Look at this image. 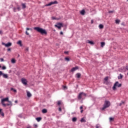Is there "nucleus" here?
Returning <instances> with one entry per match:
<instances>
[{"label": "nucleus", "instance_id": "nucleus-1", "mask_svg": "<svg viewBox=\"0 0 128 128\" xmlns=\"http://www.w3.org/2000/svg\"><path fill=\"white\" fill-rule=\"evenodd\" d=\"M34 30H36L38 32L41 34H47L48 32L44 29H42V28L40 27H34Z\"/></svg>", "mask_w": 128, "mask_h": 128}, {"label": "nucleus", "instance_id": "nucleus-2", "mask_svg": "<svg viewBox=\"0 0 128 128\" xmlns=\"http://www.w3.org/2000/svg\"><path fill=\"white\" fill-rule=\"evenodd\" d=\"M110 106V101L105 100L104 106L102 108V110H106V108H109Z\"/></svg>", "mask_w": 128, "mask_h": 128}, {"label": "nucleus", "instance_id": "nucleus-3", "mask_svg": "<svg viewBox=\"0 0 128 128\" xmlns=\"http://www.w3.org/2000/svg\"><path fill=\"white\" fill-rule=\"evenodd\" d=\"M116 86H118V88H121L122 84H119L118 82H116L112 87L113 90H116Z\"/></svg>", "mask_w": 128, "mask_h": 128}, {"label": "nucleus", "instance_id": "nucleus-4", "mask_svg": "<svg viewBox=\"0 0 128 128\" xmlns=\"http://www.w3.org/2000/svg\"><path fill=\"white\" fill-rule=\"evenodd\" d=\"M86 98V94L84 92H80L78 96V100H82V98Z\"/></svg>", "mask_w": 128, "mask_h": 128}, {"label": "nucleus", "instance_id": "nucleus-5", "mask_svg": "<svg viewBox=\"0 0 128 128\" xmlns=\"http://www.w3.org/2000/svg\"><path fill=\"white\" fill-rule=\"evenodd\" d=\"M10 100H8V98H2L1 100V104L3 106H4L6 108V104L4 103V102H8Z\"/></svg>", "mask_w": 128, "mask_h": 128}, {"label": "nucleus", "instance_id": "nucleus-6", "mask_svg": "<svg viewBox=\"0 0 128 128\" xmlns=\"http://www.w3.org/2000/svg\"><path fill=\"white\" fill-rule=\"evenodd\" d=\"M2 46H4L6 48H10V46H12V42H9L7 44H6L4 42H2Z\"/></svg>", "mask_w": 128, "mask_h": 128}, {"label": "nucleus", "instance_id": "nucleus-7", "mask_svg": "<svg viewBox=\"0 0 128 128\" xmlns=\"http://www.w3.org/2000/svg\"><path fill=\"white\" fill-rule=\"evenodd\" d=\"M58 4L57 1L51 2L50 3L47 4L46 6H52V4Z\"/></svg>", "mask_w": 128, "mask_h": 128}, {"label": "nucleus", "instance_id": "nucleus-8", "mask_svg": "<svg viewBox=\"0 0 128 128\" xmlns=\"http://www.w3.org/2000/svg\"><path fill=\"white\" fill-rule=\"evenodd\" d=\"M22 82L23 84H24L25 86H26L28 84V81H26V80L22 78Z\"/></svg>", "mask_w": 128, "mask_h": 128}, {"label": "nucleus", "instance_id": "nucleus-9", "mask_svg": "<svg viewBox=\"0 0 128 128\" xmlns=\"http://www.w3.org/2000/svg\"><path fill=\"white\" fill-rule=\"evenodd\" d=\"M56 28H58L59 30H60L62 26H63L62 23H58V24L55 25Z\"/></svg>", "mask_w": 128, "mask_h": 128}, {"label": "nucleus", "instance_id": "nucleus-10", "mask_svg": "<svg viewBox=\"0 0 128 128\" xmlns=\"http://www.w3.org/2000/svg\"><path fill=\"white\" fill-rule=\"evenodd\" d=\"M77 70H78V66H76V67H74L72 68L71 72H76Z\"/></svg>", "mask_w": 128, "mask_h": 128}, {"label": "nucleus", "instance_id": "nucleus-11", "mask_svg": "<svg viewBox=\"0 0 128 128\" xmlns=\"http://www.w3.org/2000/svg\"><path fill=\"white\" fill-rule=\"evenodd\" d=\"M8 104H6V106H12V102L10 101H8Z\"/></svg>", "mask_w": 128, "mask_h": 128}, {"label": "nucleus", "instance_id": "nucleus-12", "mask_svg": "<svg viewBox=\"0 0 128 128\" xmlns=\"http://www.w3.org/2000/svg\"><path fill=\"white\" fill-rule=\"evenodd\" d=\"M0 114L2 116H4V114L2 112V109L0 108Z\"/></svg>", "mask_w": 128, "mask_h": 128}, {"label": "nucleus", "instance_id": "nucleus-13", "mask_svg": "<svg viewBox=\"0 0 128 128\" xmlns=\"http://www.w3.org/2000/svg\"><path fill=\"white\" fill-rule=\"evenodd\" d=\"M26 94L28 98H30L32 96V94L30 92L26 91Z\"/></svg>", "mask_w": 128, "mask_h": 128}, {"label": "nucleus", "instance_id": "nucleus-14", "mask_svg": "<svg viewBox=\"0 0 128 128\" xmlns=\"http://www.w3.org/2000/svg\"><path fill=\"white\" fill-rule=\"evenodd\" d=\"M17 44L20 46H22V40H19L17 42Z\"/></svg>", "mask_w": 128, "mask_h": 128}, {"label": "nucleus", "instance_id": "nucleus-15", "mask_svg": "<svg viewBox=\"0 0 128 128\" xmlns=\"http://www.w3.org/2000/svg\"><path fill=\"white\" fill-rule=\"evenodd\" d=\"M2 76H3V78H8V74H3Z\"/></svg>", "mask_w": 128, "mask_h": 128}, {"label": "nucleus", "instance_id": "nucleus-16", "mask_svg": "<svg viewBox=\"0 0 128 128\" xmlns=\"http://www.w3.org/2000/svg\"><path fill=\"white\" fill-rule=\"evenodd\" d=\"M86 13V11L84 10H82L80 11V14H82V16H84V14Z\"/></svg>", "mask_w": 128, "mask_h": 128}, {"label": "nucleus", "instance_id": "nucleus-17", "mask_svg": "<svg viewBox=\"0 0 128 128\" xmlns=\"http://www.w3.org/2000/svg\"><path fill=\"white\" fill-rule=\"evenodd\" d=\"M42 114H46L48 112V110L44 108L42 110Z\"/></svg>", "mask_w": 128, "mask_h": 128}, {"label": "nucleus", "instance_id": "nucleus-18", "mask_svg": "<svg viewBox=\"0 0 128 128\" xmlns=\"http://www.w3.org/2000/svg\"><path fill=\"white\" fill-rule=\"evenodd\" d=\"M76 120H78V118H76V117H74V118H72V121L74 122H76Z\"/></svg>", "mask_w": 128, "mask_h": 128}, {"label": "nucleus", "instance_id": "nucleus-19", "mask_svg": "<svg viewBox=\"0 0 128 128\" xmlns=\"http://www.w3.org/2000/svg\"><path fill=\"white\" fill-rule=\"evenodd\" d=\"M80 76H82V74H80V73H77L76 74V76L78 78H80Z\"/></svg>", "mask_w": 128, "mask_h": 128}, {"label": "nucleus", "instance_id": "nucleus-20", "mask_svg": "<svg viewBox=\"0 0 128 128\" xmlns=\"http://www.w3.org/2000/svg\"><path fill=\"white\" fill-rule=\"evenodd\" d=\"M37 122H40L42 120V117H38L36 118Z\"/></svg>", "mask_w": 128, "mask_h": 128}, {"label": "nucleus", "instance_id": "nucleus-21", "mask_svg": "<svg viewBox=\"0 0 128 128\" xmlns=\"http://www.w3.org/2000/svg\"><path fill=\"white\" fill-rule=\"evenodd\" d=\"M80 122H86V120H84V118H82L80 120Z\"/></svg>", "mask_w": 128, "mask_h": 128}, {"label": "nucleus", "instance_id": "nucleus-22", "mask_svg": "<svg viewBox=\"0 0 128 128\" xmlns=\"http://www.w3.org/2000/svg\"><path fill=\"white\" fill-rule=\"evenodd\" d=\"M98 26L100 30H102V28H104V25L102 24H100Z\"/></svg>", "mask_w": 128, "mask_h": 128}, {"label": "nucleus", "instance_id": "nucleus-23", "mask_svg": "<svg viewBox=\"0 0 128 128\" xmlns=\"http://www.w3.org/2000/svg\"><path fill=\"white\" fill-rule=\"evenodd\" d=\"M88 44H94V42L92 41L88 40Z\"/></svg>", "mask_w": 128, "mask_h": 128}, {"label": "nucleus", "instance_id": "nucleus-24", "mask_svg": "<svg viewBox=\"0 0 128 128\" xmlns=\"http://www.w3.org/2000/svg\"><path fill=\"white\" fill-rule=\"evenodd\" d=\"M123 76H124L122 74H120V76H118V80H122V78Z\"/></svg>", "mask_w": 128, "mask_h": 128}, {"label": "nucleus", "instance_id": "nucleus-25", "mask_svg": "<svg viewBox=\"0 0 128 128\" xmlns=\"http://www.w3.org/2000/svg\"><path fill=\"white\" fill-rule=\"evenodd\" d=\"M22 8H23V9H24V8H26V4H22Z\"/></svg>", "mask_w": 128, "mask_h": 128}, {"label": "nucleus", "instance_id": "nucleus-26", "mask_svg": "<svg viewBox=\"0 0 128 128\" xmlns=\"http://www.w3.org/2000/svg\"><path fill=\"white\" fill-rule=\"evenodd\" d=\"M16 59L14 58H12V60H11V62L12 64H16Z\"/></svg>", "mask_w": 128, "mask_h": 128}, {"label": "nucleus", "instance_id": "nucleus-27", "mask_svg": "<svg viewBox=\"0 0 128 128\" xmlns=\"http://www.w3.org/2000/svg\"><path fill=\"white\" fill-rule=\"evenodd\" d=\"M101 47L104 48V46L106 45V43L104 42H101Z\"/></svg>", "mask_w": 128, "mask_h": 128}, {"label": "nucleus", "instance_id": "nucleus-28", "mask_svg": "<svg viewBox=\"0 0 128 128\" xmlns=\"http://www.w3.org/2000/svg\"><path fill=\"white\" fill-rule=\"evenodd\" d=\"M10 90H12L14 92H16V90H15L14 88H11Z\"/></svg>", "mask_w": 128, "mask_h": 128}, {"label": "nucleus", "instance_id": "nucleus-29", "mask_svg": "<svg viewBox=\"0 0 128 128\" xmlns=\"http://www.w3.org/2000/svg\"><path fill=\"white\" fill-rule=\"evenodd\" d=\"M116 24H120V20H116Z\"/></svg>", "mask_w": 128, "mask_h": 128}, {"label": "nucleus", "instance_id": "nucleus-30", "mask_svg": "<svg viewBox=\"0 0 128 128\" xmlns=\"http://www.w3.org/2000/svg\"><path fill=\"white\" fill-rule=\"evenodd\" d=\"M124 104V102L122 101V102L120 104L119 106H122V104Z\"/></svg>", "mask_w": 128, "mask_h": 128}, {"label": "nucleus", "instance_id": "nucleus-31", "mask_svg": "<svg viewBox=\"0 0 128 128\" xmlns=\"http://www.w3.org/2000/svg\"><path fill=\"white\" fill-rule=\"evenodd\" d=\"M112 12H114V10H110L108 11L109 14H112Z\"/></svg>", "mask_w": 128, "mask_h": 128}, {"label": "nucleus", "instance_id": "nucleus-32", "mask_svg": "<svg viewBox=\"0 0 128 128\" xmlns=\"http://www.w3.org/2000/svg\"><path fill=\"white\" fill-rule=\"evenodd\" d=\"M60 104H62V101L59 100L58 102V105L60 106Z\"/></svg>", "mask_w": 128, "mask_h": 128}, {"label": "nucleus", "instance_id": "nucleus-33", "mask_svg": "<svg viewBox=\"0 0 128 128\" xmlns=\"http://www.w3.org/2000/svg\"><path fill=\"white\" fill-rule=\"evenodd\" d=\"M65 60L67 62H70V58H65Z\"/></svg>", "mask_w": 128, "mask_h": 128}, {"label": "nucleus", "instance_id": "nucleus-34", "mask_svg": "<svg viewBox=\"0 0 128 128\" xmlns=\"http://www.w3.org/2000/svg\"><path fill=\"white\" fill-rule=\"evenodd\" d=\"M13 10H14V12H16V8H13Z\"/></svg>", "mask_w": 128, "mask_h": 128}, {"label": "nucleus", "instance_id": "nucleus-35", "mask_svg": "<svg viewBox=\"0 0 128 128\" xmlns=\"http://www.w3.org/2000/svg\"><path fill=\"white\" fill-rule=\"evenodd\" d=\"M2 70H6V67L5 66H3L2 67Z\"/></svg>", "mask_w": 128, "mask_h": 128}, {"label": "nucleus", "instance_id": "nucleus-36", "mask_svg": "<svg viewBox=\"0 0 128 128\" xmlns=\"http://www.w3.org/2000/svg\"><path fill=\"white\" fill-rule=\"evenodd\" d=\"M104 80H106H106H108V77L106 76L104 78Z\"/></svg>", "mask_w": 128, "mask_h": 128}, {"label": "nucleus", "instance_id": "nucleus-37", "mask_svg": "<svg viewBox=\"0 0 128 128\" xmlns=\"http://www.w3.org/2000/svg\"><path fill=\"white\" fill-rule=\"evenodd\" d=\"M17 10H18V12H20V7L18 6L17 7Z\"/></svg>", "mask_w": 128, "mask_h": 128}, {"label": "nucleus", "instance_id": "nucleus-38", "mask_svg": "<svg viewBox=\"0 0 128 128\" xmlns=\"http://www.w3.org/2000/svg\"><path fill=\"white\" fill-rule=\"evenodd\" d=\"M100 128V124H98L96 125V128Z\"/></svg>", "mask_w": 128, "mask_h": 128}, {"label": "nucleus", "instance_id": "nucleus-39", "mask_svg": "<svg viewBox=\"0 0 128 128\" xmlns=\"http://www.w3.org/2000/svg\"><path fill=\"white\" fill-rule=\"evenodd\" d=\"M0 62H4V58H0Z\"/></svg>", "mask_w": 128, "mask_h": 128}, {"label": "nucleus", "instance_id": "nucleus-40", "mask_svg": "<svg viewBox=\"0 0 128 128\" xmlns=\"http://www.w3.org/2000/svg\"><path fill=\"white\" fill-rule=\"evenodd\" d=\"M112 120H114V118H110V121L112 122Z\"/></svg>", "mask_w": 128, "mask_h": 128}, {"label": "nucleus", "instance_id": "nucleus-41", "mask_svg": "<svg viewBox=\"0 0 128 128\" xmlns=\"http://www.w3.org/2000/svg\"><path fill=\"white\" fill-rule=\"evenodd\" d=\"M26 36H30V34L28 32V31L26 32Z\"/></svg>", "mask_w": 128, "mask_h": 128}, {"label": "nucleus", "instance_id": "nucleus-42", "mask_svg": "<svg viewBox=\"0 0 128 128\" xmlns=\"http://www.w3.org/2000/svg\"><path fill=\"white\" fill-rule=\"evenodd\" d=\"M2 74H4V73L2 71H0V76H2Z\"/></svg>", "mask_w": 128, "mask_h": 128}, {"label": "nucleus", "instance_id": "nucleus-43", "mask_svg": "<svg viewBox=\"0 0 128 128\" xmlns=\"http://www.w3.org/2000/svg\"><path fill=\"white\" fill-rule=\"evenodd\" d=\"M25 51H26V52H28V48H26L25 49Z\"/></svg>", "mask_w": 128, "mask_h": 128}, {"label": "nucleus", "instance_id": "nucleus-44", "mask_svg": "<svg viewBox=\"0 0 128 128\" xmlns=\"http://www.w3.org/2000/svg\"><path fill=\"white\" fill-rule=\"evenodd\" d=\"M52 20H56V18L55 17H52Z\"/></svg>", "mask_w": 128, "mask_h": 128}, {"label": "nucleus", "instance_id": "nucleus-45", "mask_svg": "<svg viewBox=\"0 0 128 128\" xmlns=\"http://www.w3.org/2000/svg\"><path fill=\"white\" fill-rule=\"evenodd\" d=\"M11 50L12 49L10 48H9L7 50L8 52H10Z\"/></svg>", "mask_w": 128, "mask_h": 128}, {"label": "nucleus", "instance_id": "nucleus-46", "mask_svg": "<svg viewBox=\"0 0 128 128\" xmlns=\"http://www.w3.org/2000/svg\"><path fill=\"white\" fill-rule=\"evenodd\" d=\"M58 110L59 112H62V108L60 107L58 108Z\"/></svg>", "mask_w": 128, "mask_h": 128}, {"label": "nucleus", "instance_id": "nucleus-47", "mask_svg": "<svg viewBox=\"0 0 128 128\" xmlns=\"http://www.w3.org/2000/svg\"><path fill=\"white\" fill-rule=\"evenodd\" d=\"M34 128H38V125L37 124H34Z\"/></svg>", "mask_w": 128, "mask_h": 128}, {"label": "nucleus", "instance_id": "nucleus-48", "mask_svg": "<svg viewBox=\"0 0 128 128\" xmlns=\"http://www.w3.org/2000/svg\"><path fill=\"white\" fill-rule=\"evenodd\" d=\"M64 90H66V86H63Z\"/></svg>", "mask_w": 128, "mask_h": 128}, {"label": "nucleus", "instance_id": "nucleus-49", "mask_svg": "<svg viewBox=\"0 0 128 128\" xmlns=\"http://www.w3.org/2000/svg\"><path fill=\"white\" fill-rule=\"evenodd\" d=\"M82 108H84V107H82V106H81L80 107V110H82Z\"/></svg>", "mask_w": 128, "mask_h": 128}, {"label": "nucleus", "instance_id": "nucleus-50", "mask_svg": "<svg viewBox=\"0 0 128 128\" xmlns=\"http://www.w3.org/2000/svg\"><path fill=\"white\" fill-rule=\"evenodd\" d=\"M26 30H31V29L30 28H26Z\"/></svg>", "mask_w": 128, "mask_h": 128}, {"label": "nucleus", "instance_id": "nucleus-51", "mask_svg": "<svg viewBox=\"0 0 128 128\" xmlns=\"http://www.w3.org/2000/svg\"><path fill=\"white\" fill-rule=\"evenodd\" d=\"M0 34H2V30H0Z\"/></svg>", "mask_w": 128, "mask_h": 128}, {"label": "nucleus", "instance_id": "nucleus-52", "mask_svg": "<svg viewBox=\"0 0 128 128\" xmlns=\"http://www.w3.org/2000/svg\"><path fill=\"white\" fill-rule=\"evenodd\" d=\"M60 34H64V32H60Z\"/></svg>", "mask_w": 128, "mask_h": 128}, {"label": "nucleus", "instance_id": "nucleus-53", "mask_svg": "<svg viewBox=\"0 0 128 128\" xmlns=\"http://www.w3.org/2000/svg\"><path fill=\"white\" fill-rule=\"evenodd\" d=\"M126 68L127 70H128V66H126Z\"/></svg>", "mask_w": 128, "mask_h": 128}, {"label": "nucleus", "instance_id": "nucleus-54", "mask_svg": "<svg viewBox=\"0 0 128 128\" xmlns=\"http://www.w3.org/2000/svg\"><path fill=\"white\" fill-rule=\"evenodd\" d=\"M14 102L15 104H18V100H15Z\"/></svg>", "mask_w": 128, "mask_h": 128}, {"label": "nucleus", "instance_id": "nucleus-55", "mask_svg": "<svg viewBox=\"0 0 128 128\" xmlns=\"http://www.w3.org/2000/svg\"><path fill=\"white\" fill-rule=\"evenodd\" d=\"M83 112H84V110H80L81 114H82Z\"/></svg>", "mask_w": 128, "mask_h": 128}, {"label": "nucleus", "instance_id": "nucleus-56", "mask_svg": "<svg viewBox=\"0 0 128 128\" xmlns=\"http://www.w3.org/2000/svg\"><path fill=\"white\" fill-rule=\"evenodd\" d=\"M91 24H94V20H91Z\"/></svg>", "mask_w": 128, "mask_h": 128}, {"label": "nucleus", "instance_id": "nucleus-57", "mask_svg": "<svg viewBox=\"0 0 128 128\" xmlns=\"http://www.w3.org/2000/svg\"><path fill=\"white\" fill-rule=\"evenodd\" d=\"M32 127L30 126H29L28 127H27L26 128H31Z\"/></svg>", "mask_w": 128, "mask_h": 128}, {"label": "nucleus", "instance_id": "nucleus-58", "mask_svg": "<svg viewBox=\"0 0 128 128\" xmlns=\"http://www.w3.org/2000/svg\"><path fill=\"white\" fill-rule=\"evenodd\" d=\"M64 54H68V52H65Z\"/></svg>", "mask_w": 128, "mask_h": 128}, {"label": "nucleus", "instance_id": "nucleus-59", "mask_svg": "<svg viewBox=\"0 0 128 128\" xmlns=\"http://www.w3.org/2000/svg\"><path fill=\"white\" fill-rule=\"evenodd\" d=\"M0 68H2V66L0 65Z\"/></svg>", "mask_w": 128, "mask_h": 128}, {"label": "nucleus", "instance_id": "nucleus-60", "mask_svg": "<svg viewBox=\"0 0 128 128\" xmlns=\"http://www.w3.org/2000/svg\"><path fill=\"white\" fill-rule=\"evenodd\" d=\"M12 72V71H11V70H10L9 72Z\"/></svg>", "mask_w": 128, "mask_h": 128}, {"label": "nucleus", "instance_id": "nucleus-61", "mask_svg": "<svg viewBox=\"0 0 128 128\" xmlns=\"http://www.w3.org/2000/svg\"><path fill=\"white\" fill-rule=\"evenodd\" d=\"M127 2H128V0H127Z\"/></svg>", "mask_w": 128, "mask_h": 128}]
</instances>
